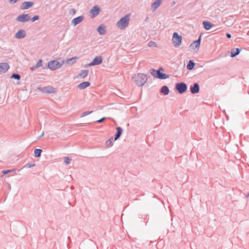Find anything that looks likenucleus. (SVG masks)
<instances>
[{
  "instance_id": "obj_1",
  "label": "nucleus",
  "mask_w": 249,
  "mask_h": 249,
  "mask_svg": "<svg viewBox=\"0 0 249 249\" xmlns=\"http://www.w3.org/2000/svg\"><path fill=\"white\" fill-rule=\"evenodd\" d=\"M132 79L135 84L139 87L143 86L147 80L146 74L144 73H138L135 74L132 76Z\"/></svg>"
},
{
  "instance_id": "obj_2",
  "label": "nucleus",
  "mask_w": 249,
  "mask_h": 249,
  "mask_svg": "<svg viewBox=\"0 0 249 249\" xmlns=\"http://www.w3.org/2000/svg\"><path fill=\"white\" fill-rule=\"evenodd\" d=\"M64 64V61L58 62L56 60H53L48 62L47 66L43 67V69H49L52 71H55L61 68Z\"/></svg>"
},
{
  "instance_id": "obj_3",
  "label": "nucleus",
  "mask_w": 249,
  "mask_h": 249,
  "mask_svg": "<svg viewBox=\"0 0 249 249\" xmlns=\"http://www.w3.org/2000/svg\"><path fill=\"white\" fill-rule=\"evenodd\" d=\"M130 17V14H128L121 18L116 24L117 27L121 29H125L129 24Z\"/></svg>"
},
{
  "instance_id": "obj_4",
  "label": "nucleus",
  "mask_w": 249,
  "mask_h": 249,
  "mask_svg": "<svg viewBox=\"0 0 249 249\" xmlns=\"http://www.w3.org/2000/svg\"><path fill=\"white\" fill-rule=\"evenodd\" d=\"M150 74L155 78L164 80L169 77V75L163 73L156 70L152 69L150 70Z\"/></svg>"
},
{
  "instance_id": "obj_5",
  "label": "nucleus",
  "mask_w": 249,
  "mask_h": 249,
  "mask_svg": "<svg viewBox=\"0 0 249 249\" xmlns=\"http://www.w3.org/2000/svg\"><path fill=\"white\" fill-rule=\"evenodd\" d=\"M150 74L155 78L164 80L169 77V75L163 73L156 70L152 69L150 70Z\"/></svg>"
},
{
  "instance_id": "obj_6",
  "label": "nucleus",
  "mask_w": 249,
  "mask_h": 249,
  "mask_svg": "<svg viewBox=\"0 0 249 249\" xmlns=\"http://www.w3.org/2000/svg\"><path fill=\"white\" fill-rule=\"evenodd\" d=\"M188 87L187 84L183 82H178L175 85V89L179 94L184 93L187 89Z\"/></svg>"
},
{
  "instance_id": "obj_7",
  "label": "nucleus",
  "mask_w": 249,
  "mask_h": 249,
  "mask_svg": "<svg viewBox=\"0 0 249 249\" xmlns=\"http://www.w3.org/2000/svg\"><path fill=\"white\" fill-rule=\"evenodd\" d=\"M182 37L177 32H174L172 37V42L176 48L178 47L181 44Z\"/></svg>"
},
{
  "instance_id": "obj_8",
  "label": "nucleus",
  "mask_w": 249,
  "mask_h": 249,
  "mask_svg": "<svg viewBox=\"0 0 249 249\" xmlns=\"http://www.w3.org/2000/svg\"><path fill=\"white\" fill-rule=\"evenodd\" d=\"M31 19V17L28 14H22L18 16L16 20L18 22H25L30 21Z\"/></svg>"
},
{
  "instance_id": "obj_9",
  "label": "nucleus",
  "mask_w": 249,
  "mask_h": 249,
  "mask_svg": "<svg viewBox=\"0 0 249 249\" xmlns=\"http://www.w3.org/2000/svg\"><path fill=\"white\" fill-rule=\"evenodd\" d=\"M201 41V34H200L199 36L197 39L194 41L191 44V45L189 46V47L193 49H194V50L197 49V50H198L199 49V46L200 45Z\"/></svg>"
},
{
  "instance_id": "obj_10",
  "label": "nucleus",
  "mask_w": 249,
  "mask_h": 249,
  "mask_svg": "<svg viewBox=\"0 0 249 249\" xmlns=\"http://www.w3.org/2000/svg\"><path fill=\"white\" fill-rule=\"evenodd\" d=\"M100 11L101 9L98 6L95 5L92 7L89 11L91 18H94L96 17L99 14Z\"/></svg>"
},
{
  "instance_id": "obj_11",
  "label": "nucleus",
  "mask_w": 249,
  "mask_h": 249,
  "mask_svg": "<svg viewBox=\"0 0 249 249\" xmlns=\"http://www.w3.org/2000/svg\"><path fill=\"white\" fill-rule=\"evenodd\" d=\"M190 91L192 94H195L197 93L199 91V85L198 83H194L190 86Z\"/></svg>"
},
{
  "instance_id": "obj_12",
  "label": "nucleus",
  "mask_w": 249,
  "mask_h": 249,
  "mask_svg": "<svg viewBox=\"0 0 249 249\" xmlns=\"http://www.w3.org/2000/svg\"><path fill=\"white\" fill-rule=\"evenodd\" d=\"M34 4L33 1H24L21 4L20 9L21 10L28 9L32 7L34 5Z\"/></svg>"
},
{
  "instance_id": "obj_13",
  "label": "nucleus",
  "mask_w": 249,
  "mask_h": 249,
  "mask_svg": "<svg viewBox=\"0 0 249 249\" xmlns=\"http://www.w3.org/2000/svg\"><path fill=\"white\" fill-rule=\"evenodd\" d=\"M10 68V66L7 63H0V73L6 72Z\"/></svg>"
},
{
  "instance_id": "obj_14",
  "label": "nucleus",
  "mask_w": 249,
  "mask_h": 249,
  "mask_svg": "<svg viewBox=\"0 0 249 249\" xmlns=\"http://www.w3.org/2000/svg\"><path fill=\"white\" fill-rule=\"evenodd\" d=\"M241 50V48H233L230 52H229L228 53H230V56L231 57H235L240 53Z\"/></svg>"
},
{
  "instance_id": "obj_15",
  "label": "nucleus",
  "mask_w": 249,
  "mask_h": 249,
  "mask_svg": "<svg viewBox=\"0 0 249 249\" xmlns=\"http://www.w3.org/2000/svg\"><path fill=\"white\" fill-rule=\"evenodd\" d=\"M38 89L46 93H53L55 92L54 89L51 87H47L42 88L41 87H38L37 88Z\"/></svg>"
},
{
  "instance_id": "obj_16",
  "label": "nucleus",
  "mask_w": 249,
  "mask_h": 249,
  "mask_svg": "<svg viewBox=\"0 0 249 249\" xmlns=\"http://www.w3.org/2000/svg\"><path fill=\"white\" fill-rule=\"evenodd\" d=\"M84 18L83 16H79L76 18H74L71 21V24L73 26L77 25L81 22Z\"/></svg>"
},
{
  "instance_id": "obj_17",
  "label": "nucleus",
  "mask_w": 249,
  "mask_h": 249,
  "mask_svg": "<svg viewBox=\"0 0 249 249\" xmlns=\"http://www.w3.org/2000/svg\"><path fill=\"white\" fill-rule=\"evenodd\" d=\"M26 36V32L23 29L19 30L15 35V37L17 39H22Z\"/></svg>"
},
{
  "instance_id": "obj_18",
  "label": "nucleus",
  "mask_w": 249,
  "mask_h": 249,
  "mask_svg": "<svg viewBox=\"0 0 249 249\" xmlns=\"http://www.w3.org/2000/svg\"><path fill=\"white\" fill-rule=\"evenodd\" d=\"M103 62V58L101 56H96L95 57L93 60L92 61V63L91 65L93 64L94 66L98 65L101 64Z\"/></svg>"
},
{
  "instance_id": "obj_19",
  "label": "nucleus",
  "mask_w": 249,
  "mask_h": 249,
  "mask_svg": "<svg viewBox=\"0 0 249 249\" xmlns=\"http://www.w3.org/2000/svg\"><path fill=\"white\" fill-rule=\"evenodd\" d=\"M162 0H156L151 4V9L153 11H155L161 4Z\"/></svg>"
},
{
  "instance_id": "obj_20",
  "label": "nucleus",
  "mask_w": 249,
  "mask_h": 249,
  "mask_svg": "<svg viewBox=\"0 0 249 249\" xmlns=\"http://www.w3.org/2000/svg\"><path fill=\"white\" fill-rule=\"evenodd\" d=\"M202 25L206 30H210L214 26L211 22L206 20H204L202 22Z\"/></svg>"
},
{
  "instance_id": "obj_21",
  "label": "nucleus",
  "mask_w": 249,
  "mask_h": 249,
  "mask_svg": "<svg viewBox=\"0 0 249 249\" xmlns=\"http://www.w3.org/2000/svg\"><path fill=\"white\" fill-rule=\"evenodd\" d=\"M97 32L100 35H104L106 33V27L105 25H100L97 29Z\"/></svg>"
},
{
  "instance_id": "obj_22",
  "label": "nucleus",
  "mask_w": 249,
  "mask_h": 249,
  "mask_svg": "<svg viewBox=\"0 0 249 249\" xmlns=\"http://www.w3.org/2000/svg\"><path fill=\"white\" fill-rule=\"evenodd\" d=\"M90 85V83L89 81H85L80 83L77 87L80 89H84Z\"/></svg>"
},
{
  "instance_id": "obj_23",
  "label": "nucleus",
  "mask_w": 249,
  "mask_h": 249,
  "mask_svg": "<svg viewBox=\"0 0 249 249\" xmlns=\"http://www.w3.org/2000/svg\"><path fill=\"white\" fill-rule=\"evenodd\" d=\"M78 57L75 56L72 57L70 58H67L66 60H63L62 61H64V63H66L67 64H73L76 62V60L78 59Z\"/></svg>"
},
{
  "instance_id": "obj_24",
  "label": "nucleus",
  "mask_w": 249,
  "mask_h": 249,
  "mask_svg": "<svg viewBox=\"0 0 249 249\" xmlns=\"http://www.w3.org/2000/svg\"><path fill=\"white\" fill-rule=\"evenodd\" d=\"M161 93L164 95H167L169 93L170 90L169 88L167 86H163L160 90Z\"/></svg>"
},
{
  "instance_id": "obj_25",
  "label": "nucleus",
  "mask_w": 249,
  "mask_h": 249,
  "mask_svg": "<svg viewBox=\"0 0 249 249\" xmlns=\"http://www.w3.org/2000/svg\"><path fill=\"white\" fill-rule=\"evenodd\" d=\"M195 66V62L193 60H190L187 65L186 68L188 70L191 71L193 70Z\"/></svg>"
},
{
  "instance_id": "obj_26",
  "label": "nucleus",
  "mask_w": 249,
  "mask_h": 249,
  "mask_svg": "<svg viewBox=\"0 0 249 249\" xmlns=\"http://www.w3.org/2000/svg\"><path fill=\"white\" fill-rule=\"evenodd\" d=\"M89 73L88 70H81L80 73L78 74V76L82 78H84L86 76H87Z\"/></svg>"
},
{
  "instance_id": "obj_27",
  "label": "nucleus",
  "mask_w": 249,
  "mask_h": 249,
  "mask_svg": "<svg viewBox=\"0 0 249 249\" xmlns=\"http://www.w3.org/2000/svg\"><path fill=\"white\" fill-rule=\"evenodd\" d=\"M116 129L117 130V133L115 135L114 138L115 140H117L120 137L123 131L122 129L120 127H117Z\"/></svg>"
},
{
  "instance_id": "obj_28",
  "label": "nucleus",
  "mask_w": 249,
  "mask_h": 249,
  "mask_svg": "<svg viewBox=\"0 0 249 249\" xmlns=\"http://www.w3.org/2000/svg\"><path fill=\"white\" fill-rule=\"evenodd\" d=\"M42 150L39 149H36L34 151L35 156L36 157H39L41 155Z\"/></svg>"
},
{
  "instance_id": "obj_29",
  "label": "nucleus",
  "mask_w": 249,
  "mask_h": 249,
  "mask_svg": "<svg viewBox=\"0 0 249 249\" xmlns=\"http://www.w3.org/2000/svg\"><path fill=\"white\" fill-rule=\"evenodd\" d=\"M20 78V75L17 73H13L11 76V78H13L16 80H19Z\"/></svg>"
},
{
  "instance_id": "obj_30",
  "label": "nucleus",
  "mask_w": 249,
  "mask_h": 249,
  "mask_svg": "<svg viewBox=\"0 0 249 249\" xmlns=\"http://www.w3.org/2000/svg\"><path fill=\"white\" fill-rule=\"evenodd\" d=\"M148 46L149 47H157V44L155 42L151 41L148 43Z\"/></svg>"
},
{
  "instance_id": "obj_31",
  "label": "nucleus",
  "mask_w": 249,
  "mask_h": 249,
  "mask_svg": "<svg viewBox=\"0 0 249 249\" xmlns=\"http://www.w3.org/2000/svg\"><path fill=\"white\" fill-rule=\"evenodd\" d=\"M39 19V16L38 15H35L32 18H31V19L30 20H31V21L32 22H35V21L37 20H38Z\"/></svg>"
},
{
  "instance_id": "obj_32",
  "label": "nucleus",
  "mask_w": 249,
  "mask_h": 249,
  "mask_svg": "<svg viewBox=\"0 0 249 249\" xmlns=\"http://www.w3.org/2000/svg\"><path fill=\"white\" fill-rule=\"evenodd\" d=\"M71 160L69 157L65 158L64 162L67 164H69L70 163Z\"/></svg>"
},
{
  "instance_id": "obj_33",
  "label": "nucleus",
  "mask_w": 249,
  "mask_h": 249,
  "mask_svg": "<svg viewBox=\"0 0 249 249\" xmlns=\"http://www.w3.org/2000/svg\"><path fill=\"white\" fill-rule=\"evenodd\" d=\"M91 113V111H85V112H84L83 113V114L82 115V116H81V117H83L88 114H89L90 113Z\"/></svg>"
},
{
  "instance_id": "obj_34",
  "label": "nucleus",
  "mask_w": 249,
  "mask_h": 249,
  "mask_svg": "<svg viewBox=\"0 0 249 249\" xmlns=\"http://www.w3.org/2000/svg\"><path fill=\"white\" fill-rule=\"evenodd\" d=\"M76 12V11L75 9L72 8V9H70V14H72L73 15H74V14H75Z\"/></svg>"
},
{
  "instance_id": "obj_35",
  "label": "nucleus",
  "mask_w": 249,
  "mask_h": 249,
  "mask_svg": "<svg viewBox=\"0 0 249 249\" xmlns=\"http://www.w3.org/2000/svg\"><path fill=\"white\" fill-rule=\"evenodd\" d=\"M12 171V170H4V171H3L2 172V173L3 174L5 175V174H8V173H9L11 172Z\"/></svg>"
},
{
  "instance_id": "obj_36",
  "label": "nucleus",
  "mask_w": 249,
  "mask_h": 249,
  "mask_svg": "<svg viewBox=\"0 0 249 249\" xmlns=\"http://www.w3.org/2000/svg\"><path fill=\"white\" fill-rule=\"evenodd\" d=\"M42 62L43 60L42 59H39L38 62L36 63L40 67L42 66Z\"/></svg>"
},
{
  "instance_id": "obj_37",
  "label": "nucleus",
  "mask_w": 249,
  "mask_h": 249,
  "mask_svg": "<svg viewBox=\"0 0 249 249\" xmlns=\"http://www.w3.org/2000/svg\"><path fill=\"white\" fill-rule=\"evenodd\" d=\"M19 0H9V3H12V4H14L17 2H18V1H19Z\"/></svg>"
},
{
  "instance_id": "obj_38",
  "label": "nucleus",
  "mask_w": 249,
  "mask_h": 249,
  "mask_svg": "<svg viewBox=\"0 0 249 249\" xmlns=\"http://www.w3.org/2000/svg\"><path fill=\"white\" fill-rule=\"evenodd\" d=\"M202 108H208V106H209V105H207L205 103H202Z\"/></svg>"
},
{
  "instance_id": "obj_39",
  "label": "nucleus",
  "mask_w": 249,
  "mask_h": 249,
  "mask_svg": "<svg viewBox=\"0 0 249 249\" xmlns=\"http://www.w3.org/2000/svg\"><path fill=\"white\" fill-rule=\"evenodd\" d=\"M92 61H91L90 63H88V64H86V65L85 66V67L93 66H94V65H93V64L91 65V64H92Z\"/></svg>"
},
{
  "instance_id": "obj_40",
  "label": "nucleus",
  "mask_w": 249,
  "mask_h": 249,
  "mask_svg": "<svg viewBox=\"0 0 249 249\" xmlns=\"http://www.w3.org/2000/svg\"><path fill=\"white\" fill-rule=\"evenodd\" d=\"M226 37H227V38H231V34H230V33H227L226 34Z\"/></svg>"
},
{
  "instance_id": "obj_41",
  "label": "nucleus",
  "mask_w": 249,
  "mask_h": 249,
  "mask_svg": "<svg viewBox=\"0 0 249 249\" xmlns=\"http://www.w3.org/2000/svg\"><path fill=\"white\" fill-rule=\"evenodd\" d=\"M156 71H164V69L162 67H160L158 70H156Z\"/></svg>"
},
{
  "instance_id": "obj_42",
  "label": "nucleus",
  "mask_w": 249,
  "mask_h": 249,
  "mask_svg": "<svg viewBox=\"0 0 249 249\" xmlns=\"http://www.w3.org/2000/svg\"><path fill=\"white\" fill-rule=\"evenodd\" d=\"M37 68L36 67L35 65L30 68V70L32 71H33L35 70Z\"/></svg>"
},
{
  "instance_id": "obj_43",
  "label": "nucleus",
  "mask_w": 249,
  "mask_h": 249,
  "mask_svg": "<svg viewBox=\"0 0 249 249\" xmlns=\"http://www.w3.org/2000/svg\"><path fill=\"white\" fill-rule=\"evenodd\" d=\"M105 118L103 117L102 119L97 120V122H98V123H101L102 122H103L105 120Z\"/></svg>"
},
{
  "instance_id": "obj_44",
  "label": "nucleus",
  "mask_w": 249,
  "mask_h": 249,
  "mask_svg": "<svg viewBox=\"0 0 249 249\" xmlns=\"http://www.w3.org/2000/svg\"><path fill=\"white\" fill-rule=\"evenodd\" d=\"M34 165H35V164H30L27 165V167L28 168H31L32 167H33Z\"/></svg>"
},
{
  "instance_id": "obj_45",
  "label": "nucleus",
  "mask_w": 249,
  "mask_h": 249,
  "mask_svg": "<svg viewBox=\"0 0 249 249\" xmlns=\"http://www.w3.org/2000/svg\"><path fill=\"white\" fill-rule=\"evenodd\" d=\"M35 66L37 69L39 67H40L37 63L35 65Z\"/></svg>"
},
{
  "instance_id": "obj_46",
  "label": "nucleus",
  "mask_w": 249,
  "mask_h": 249,
  "mask_svg": "<svg viewBox=\"0 0 249 249\" xmlns=\"http://www.w3.org/2000/svg\"><path fill=\"white\" fill-rule=\"evenodd\" d=\"M148 17H147V18H146V19H145V21H147V20H148Z\"/></svg>"
}]
</instances>
